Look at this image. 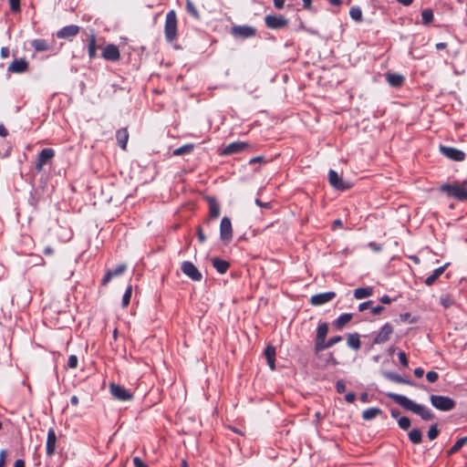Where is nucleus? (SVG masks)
<instances>
[{
	"mask_svg": "<svg viewBox=\"0 0 467 467\" xmlns=\"http://www.w3.org/2000/svg\"><path fill=\"white\" fill-rule=\"evenodd\" d=\"M10 10L13 13H17L20 11V0H8Z\"/></svg>",
	"mask_w": 467,
	"mask_h": 467,
	"instance_id": "nucleus-45",
	"label": "nucleus"
},
{
	"mask_svg": "<svg viewBox=\"0 0 467 467\" xmlns=\"http://www.w3.org/2000/svg\"><path fill=\"white\" fill-rule=\"evenodd\" d=\"M383 309H384V307H383V306H376L372 307V309H371V313H372L373 315H379V314H380V313L383 311Z\"/></svg>",
	"mask_w": 467,
	"mask_h": 467,
	"instance_id": "nucleus-56",
	"label": "nucleus"
},
{
	"mask_svg": "<svg viewBox=\"0 0 467 467\" xmlns=\"http://www.w3.org/2000/svg\"><path fill=\"white\" fill-rule=\"evenodd\" d=\"M36 51L42 52L49 49V45L45 39H35L31 43Z\"/></svg>",
	"mask_w": 467,
	"mask_h": 467,
	"instance_id": "nucleus-29",
	"label": "nucleus"
},
{
	"mask_svg": "<svg viewBox=\"0 0 467 467\" xmlns=\"http://www.w3.org/2000/svg\"><path fill=\"white\" fill-rule=\"evenodd\" d=\"M424 374V370L423 368H416L414 369V375L417 377V378H421Z\"/></svg>",
	"mask_w": 467,
	"mask_h": 467,
	"instance_id": "nucleus-60",
	"label": "nucleus"
},
{
	"mask_svg": "<svg viewBox=\"0 0 467 467\" xmlns=\"http://www.w3.org/2000/svg\"><path fill=\"white\" fill-rule=\"evenodd\" d=\"M273 1H274V5L275 8L282 9L284 7L285 0H273Z\"/></svg>",
	"mask_w": 467,
	"mask_h": 467,
	"instance_id": "nucleus-58",
	"label": "nucleus"
},
{
	"mask_svg": "<svg viewBox=\"0 0 467 467\" xmlns=\"http://www.w3.org/2000/svg\"><path fill=\"white\" fill-rule=\"evenodd\" d=\"M186 10L195 19L200 18L199 12L194 4L191 0H186Z\"/></svg>",
	"mask_w": 467,
	"mask_h": 467,
	"instance_id": "nucleus-36",
	"label": "nucleus"
},
{
	"mask_svg": "<svg viewBox=\"0 0 467 467\" xmlns=\"http://www.w3.org/2000/svg\"><path fill=\"white\" fill-rule=\"evenodd\" d=\"M14 467H25V462L21 459H18L15 462Z\"/></svg>",
	"mask_w": 467,
	"mask_h": 467,
	"instance_id": "nucleus-64",
	"label": "nucleus"
},
{
	"mask_svg": "<svg viewBox=\"0 0 467 467\" xmlns=\"http://www.w3.org/2000/svg\"><path fill=\"white\" fill-rule=\"evenodd\" d=\"M379 301L383 304H390L392 300L389 296H383L380 297Z\"/></svg>",
	"mask_w": 467,
	"mask_h": 467,
	"instance_id": "nucleus-62",
	"label": "nucleus"
},
{
	"mask_svg": "<svg viewBox=\"0 0 467 467\" xmlns=\"http://www.w3.org/2000/svg\"><path fill=\"white\" fill-rule=\"evenodd\" d=\"M79 31V27L75 25H70L62 27L59 31L57 32V36L58 38H69L78 35Z\"/></svg>",
	"mask_w": 467,
	"mask_h": 467,
	"instance_id": "nucleus-19",
	"label": "nucleus"
},
{
	"mask_svg": "<svg viewBox=\"0 0 467 467\" xmlns=\"http://www.w3.org/2000/svg\"><path fill=\"white\" fill-rule=\"evenodd\" d=\"M349 16L353 20L357 22H360L362 20V11L358 6L351 7Z\"/></svg>",
	"mask_w": 467,
	"mask_h": 467,
	"instance_id": "nucleus-39",
	"label": "nucleus"
},
{
	"mask_svg": "<svg viewBox=\"0 0 467 467\" xmlns=\"http://www.w3.org/2000/svg\"><path fill=\"white\" fill-rule=\"evenodd\" d=\"M440 150L444 156L456 161H462L465 158L463 151L452 147L441 146Z\"/></svg>",
	"mask_w": 467,
	"mask_h": 467,
	"instance_id": "nucleus-14",
	"label": "nucleus"
},
{
	"mask_svg": "<svg viewBox=\"0 0 467 467\" xmlns=\"http://www.w3.org/2000/svg\"><path fill=\"white\" fill-rule=\"evenodd\" d=\"M109 391L112 397L118 400L127 401L133 398V393L130 390L114 382L109 384Z\"/></svg>",
	"mask_w": 467,
	"mask_h": 467,
	"instance_id": "nucleus-5",
	"label": "nucleus"
},
{
	"mask_svg": "<svg viewBox=\"0 0 467 467\" xmlns=\"http://www.w3.org/2000/svg\"><path fill=\"white\" fill-rule=\"evenodd\" d=\"M7 69L13 73H23L27 69V62L25 59H16L8 66Z\"/></svg>",
	"mask_w": 467,
	"mask_h": 467,
	"instance_id": "nucleus-20",
	"label": "nucleus"
},
{
	"mask_svg": "<svg viewBox=\"0 0 467 467\" xmlns=\"http://www.w3.org/2000/svg\"><path fill=\"white\" fill-rule=\"evenodd\" d=\"M193 149H194L193 144H192V143L185 144L182 147L175 149L173 150V155L181 156V155L188 154V153L192 152L193 150Z\"/></svg>",
	"mask_w": 467,
	"mask_h": 467,
	"instance_id": "nucleus-33",
	"label": "nucleus"
},
{
	"mask_svg": "<svg viewBox=\"0 0 467 467\" xmlns=\"http://www.w3.org/2000/svg\"><path fill=\"white\" fill-rule=\"evenodd\" d=\"M6 452L5 450L0 451V467H4L5 465Z\"/></svg>",
	"mask_w": 467,
	"mask_h": 467,
	"instance_id": "nucleus-53",
	"label": "nucleus"
},
{
	"mask_svg": "<svg viewBox=\"0 0 467 467\" xmlns=\"http://www.w3.org/2000/svg\"><path fill=\"white\" fill-rule=\"evenodd\" d=\"M265 22L267 27L271 29H279L287 26L288 21L282 16H266Z\"/></svg>",
	"mask_w": 467,
	"mask_h": 467,
	"instance_id": "nucleus-13",
	"label": "nucleus"
},
{
	"mask_svg": "<svg viewBox=\"0 0 467 467\" xmlns=\"http://www.w3.org/2000/svg\"><path fill=\"white\" fill-rule=\"evenodd\" d=\"M341 340H342L341 336L332 337L327 341V346H328V348H331L332 346L336 345L337 343L340 342Z\"/></svg>",
	"mask_w": 467,
	"mask_h": 467,
	"instance_id": "nucleus-49",
	"label": "nucleus"
},
{
	"mask_svg": "<svg viewBox=\"0 0 467 467\" xmlns=\"http://www.w3.org/2000/svg\"><path fill=\"white\" fill-rule=\"evenodd\" d=\"M131 294H132V287H131V285H129L123 295V297H122V306L123 307L128 306V305L130 304Z\"/></svg>",
	"mask_w": 467,
	"mask_h": 467,
	"instance_id": "nucleus-41",
	"label": "nucleus"
},
{
	"mask_svg": "<svg viewBox=\"0 0 467 467\" xmlns=\"http://www.w3.org/2000/svg\"><path fill=\"white\" fill-rule=\"evenodd\" d=\"M220 236H221V239L225 243H229L232 240V237H233L232 223L228 217H223L221 221Z\"/></svg>",
	"mask_w": 467,
	"mask_h": 467,
	"instance_id": "nucleus-12",
	"label": "nucleus"
},
{
	"mask_svg": "<svg viewBox=\"0 0 467 467\" xmlns=\"http://www.w3.org/2000/svg\"><path fill=\"white\" fill-rule=\"evenodd\" d=\"M197 235H198V240L200 241V243H204V241L206 240V237H205L201 227H198V229H197Z\"/></svg>",
	"mask_w": 467,
	"mask_h": 467,
	"instance_id": "nucleus-54",
	"label": "nucleus"
},
{
	"mask_svg": "<svg viewBox=\"0 0 467 467\" xmlns=\"http://www.w3.org/2000/svg\"><path fill=\"white\" fill-rule=\"evenodd\" d=\"M440 189L458 201H467V189L463 185L442 184Z\"/></svg>",
	"mask_w": 467,
	"mask_h": 467,
	"instance_id": "nucleus-4",
	"label": "nucleus"
},
{
	"mask_svg": "<svg viewBox=\"0 0 467 467\" xmlns=\"http://www.w3.org/2000/svg\"><path fill=\"white\" fill-rule=\"evenodd\" d=\"M232 34L239 38H250L256 35V29L250 26H234L232 27Z\"/></svg>",
	"mask_w": 467,
	"mask_h": 467,
	"instance_id": "nucleus-11",
	"label": "nucleus"
},
{
	"mask_svg": "<svg viewBox=\"0 0 467 467\" xmlns=\"http://www.w3.org/2000/svg\"><path fill=\"white\" fill-rule=\"evenodd\" d=\"M336 296L334 292L317 294L311 296L310 303L313 306H321L331 301Z\"/></svg>",
	"mask_w": 467,
	"mask_h": 467,
	"instance_id": "nucleus-16",
	"label": "nucleus"
},
{
	"mask_svg": "<svg viewBox=\"0 0 467 467\" xmlns=\"http://www.w3.org/2000/svg\"><path fill=\"white\" fill-rule=\"evenodd\" d=\"M368 245H369V247H370L372 250H374V251H377V252H378V251H380V250H381L380 245H379V244H375V243H373V242L369 243V244H368Z\"/></svg>",
	"mask_w": 467,
	"mask_h": 467,
	"instance_id": "nucleus-63",
	"label": "nucleus"
},
{
	"mask_svg": "<svg viewBox=\"0 0 467 467\" xmlns=\"http://www.w3.org/2000/svg\"><path fill=\"white\" fill-rule=\"evenodd\" d=\"M382 410L379 408H369L363 411L362 418L365 420H371L375 419L377 416L380 415Z\"/></svg>",
	"mask_w": 467,
	"mask_h": 467,
	"instance_id": "nucleus-27",
	"label": "nucleus"
},
{
	"mask_svg": "<svg viewBox=\"0 0 467 467\" xmlns=\"http://www.w3.org/2000/svg\"><path fill=\"white\" fill-rule=\"evenodd\" d=\"M467 443V437L459 439L454 445L449 450L448 454L452 455L457 452L463 445Z\"/></svg>",
	"mask_w": 467,
	"mask_h": 467,
	"instance_id": "nucleus-35",
	"label": "nucleus"
},
{
	"mask_svg": "<svg viewBox=\"0 0 467 467\" xmlns=\"http://www.w3.org/2000/svg\"><path fill=\"white\" fill-rule=\"evenodd\" d=\"M327 332H328V325L327 323H322L317 327V337L320 338V339H326Z\"/></svg>",
	"mask_w": 467,
	"mask_h": 467,
	"instance_id": "nucleus-37",
	"label": "nucleus"
},
{
	"mask_svg": "<svg viewBox=\"0 0 467 467\" xmlns=\"http://www.w3.org/2000/svg\"><path fill=\"white\" fill-rule=\"evenodd\" d=\"M373 295L372 287H358L354 290V296L357 299H363L369 297Z\"/></svg>",
	"mask_w": 467,
	"mask_h": 467,
	"instance_id": "nucleus-26",
	"label": "nucleus"
},
{
	"mask_svg": "<svg viewBox=\"0 0 467 467\" xmlns=\"http://www.w3.org/2000/svg\"><path fill=\"white\" fill-rule=\"evenodd\" d=\"M399 427L402 430H408L410 427V420L408 417H400L398 420Z\"/></svg>",
	"mask_w": 467,
	"mask_h": 467,
	"instance_id": "nucleus-42",
	"label": "nucleus"
},
{
	"mask_svg": "<svg viewBox=\"0 0 467 467\" xmlns=\"http://www.w3.org/2000/svg\"><path fill=\"white\" fill-rule=\"evenodd\" d=\"M387 396L403 409L419 415L424 420H431L435 417L429 408L414 402L406 396L392 392L388 393Z\"/></svg>",
	"mask_w": 467,
	"mask_h": 467,
	"instance_id": "nucleus-1",
	"label": "nucleus"
},
{
	"mask_svg": "<svg viewBox=\"0 0 467 467\" xmlns=\"http://www.w3.org/2000/svg\"><path fill=\"white\" fill-rule=\"evenodd\" d=\"M256 205L262 207V208H270V202H263L259 199H255Z\"/></svg>",
	"mask_w": 467,
	"mask_h": 467,
	"instance_id": "nucleus-59",
	"label": "nucleus"
},
{
	"mask_svg": "<svg viewBox=\"0 0 467 467\" xmlns=\"http://www.w3.org/2000/svg\"><path fill=\"white\" fill-rule=\"evenodd\" d=\"M393 327L389 323H386L380 328V330L377 333L373 339L374 345H380L389 340L391 335L393 334Z\"/></svg>",
	"mask_w": 467,
	"mask_h": 467,
	"instance_id": "nucleus-7",
	"label": "nucleus"
},
{
	"mask_svg": "<svg viewBox=\"0 0 467 467\" xmlns=\"http://www.w3.org/2000/svg\"><path fill=\"white\" fill-rule=\"evenodd\" d=\"M182 272L193 281H201L202 275L198 268L189 261L182 262L181 265Z\"/></svg>",
	"mask_w": 467,
	"mask_h": 467,
	"instance_id": "nucleus-8",
	"label": "nucleus"
},
{
	"mask_svg": "<svg viewBox=\"0 0 467 467\" xmlns=\"http://www.w3.org/2000/svg\"><path fill=\"white\" fill-rule=\"evenodd\" d=\"M88 56L91 59L96 57L97 47H96V37L94 35H91L89 37L88 45Z\"/></svg>",
	"mask_w": 467,
	"mask_h": 467,
	"instance_id": "nucleus-34",
	"label": "nucleus"
},
{
	"mask_svg": "<svg viewBox=\"0 0 467 467\" xmlns=\"http://www.w3.org/2000/svg\"><path fill=\"white\" fill-rule=\"evenodd\" d=\"M399 359H400V364L403 366V367H408L409 365V360L407 358V356L405 354V352H400L399 353Z\"/></svg>",
	"mask_w": 467,
	"mask_h": 467,
	"instance_id": "nucleus-50",
	"label": "nucleus"
},
{
	"mask_svg": "<svg viewBox=\"0 0 467 467\" xmlns=\"http://www.w3.org/2000/svg\"><path fill=\"white\" fill-rule=\"evenodd\" d=\"M336 389L338 393H343L346 390V384L343 380H337L336 383Z\"/></svg>",
	"mask_w": 467,
	"mask_h": 467,
	"instance_id": "nucleus-51",
	"label": "nucleus"
},
{
	"mask_svg": "<svg viewBox=\"0 0 467 467\" xmlns=\"http://www.w3.org/2000/svg\"><path fill=\"white\" fill-rule=\"evenodd\" d=\"M265 358L267 361L271 360V359H275V347L267 346L266 348L265 349Z\"/></svg>",
	"mask_w": 467,
	"mask_h": 467,
	"instance_id": "nucleus-43",
	"label": "nucleus"
},
{
	"mask_svg": "<svg viewBox=\"0 0 467 467\" xmlns=\"http://www.w3.org/2000/svg\"><path fill=\"white\" fill-rule=\"evenodd\" d=\"M386 79L391 87L395 88L400 87L404 82L403 76L395 73L387 74Z\"/></svg>",
	"mask_w": 467,
	"mask_h": 467,
	"instance_id": "nucleus-24",
	"label": "nucleus"
},
{
	"mask_svg": "<svg viewBox=\"0 0 467 467\" xmlns=\"http://www.w3.org/2000/svg\"><path fill=\"white\" fill-rule=\"evenodd\" d=\"M440 303L444 308H449L454 304V300L451 296L445 294L440 297Z\"/></svg>",
	"mask_w": 467,
	"mask_h": 467,
	"instance_id": "nucleus-38",
	"label": "nucleus"
},
{
	"mask_svg": "<svg viewBox=\"0 0 467 467\" xmlns=\"http://www.w3.org/2000/svg\"><path fill=\"white\" fill-rule=\"evenodd\" d=\"M316 350L317 351H320V350H323V349H326V348H329L328 346H327V342H326V339H320V338H317L316 339Z\"/></svg>",
	"mask_w": 467,
	"mask_h": 467,
	"instance_id": "nucleus-46",
	"label": "nucleus"
},
{
	"mask_svg": "<svg viewBox=\"0 0 467 467\" xmlns=\"http://www.w3.org/2000/svg\"><path fill=\"white\" fill-rule=\"evenodd\" d=\"M421 19L424 25L430 24L433 20V13L431 9H424L421 12Z\"/></svg>",
	"mask_w": 467,
	"mask_h": 467,
	"instance_id": "nucleus-40",
	"label": "nucleus"
},
{
	"mask_svg": "<svg viewBox=\"0 0 467 467\" xmlns=\"http://www.w3.org/2000/svg\"><path fill=\"white\" fill-rule=\"evenodd\" d=\"M165 38L168 42H172L177 37V16L173 10L167 13L164 26Z\"/></svg>",
	"mask_w": 467,
	"mask_h": 467,
	"instance_id": "nucleus-2",
	"label": "nucleus"
},
{
	"mask_svg": "<svg viewBox=\"0 0 467 467\" xmlns=\"http://www.w3.org/2000/svg\"><path fill=\"white\" fill-rule=\"evenodd\" d=\"M47 454L51 457L55 454L57 450V434L54 429H49L47 431V444H46Z\"/></svg>",
	"mask_w": 467,
	"mask_h": 467,
	"instance_id": "nucleus-15",
	"label": "nucleus"
},
{
	"mask_svg": "<svg viewBox=\"0 0 467 467\" xmlns=\"http://www.w3.org/2000/svg\"><path fill=\"white\" fill-rule=\"evenodd\" d=\"M133 464L134 467H148V465L140 457L133 458Z\"/></svg>",
	"mask_w": 467,
	"mask_h": 467,
	"instance_id": "nucleus-52",
	"label": "nucleus"
},
{
	"mask_svg": "<svg viewBox=\"0 0 467 467\" xmlns=\"http://www.w3.org/2000/svg\"><path fill=\"white\" fill-rule=\"evenodd\" d=\"M347 344L349 348L358 350L361 347L359 335L358 333H351L348 336Z\"/></svg>",
	"mask_w": 467,
	"mask_h": 467,
	"instance_id": "nucleus-25",
	"label": "nucleus"
},
{
	"mask_svg": "<svg viewBox=\"0 0 467 467\" xmlns=\"http://www.w3.org/2000/svg\"><path fill=\"white\" fill-rule=\"evenodd\" d=\"M438 435H439V431L437 429V424L431 425L428 431V438L430 440H434L438 437Z\"/></svg>",
	"mask_w": 467,
	"mask_h": 467,
	"instance_id": "nucleus-44",
	"label": "nucleus"
},
{
	"mask_svg": "<svg viewBox=\"0 0 467 467\" xmlns=\"http://www.w3.org/2000/svg\"><path fill=\"white\" fill-rule=\"evenodd\" d=\"M409 439L414 444H419L422 440V433L419 429H412L409 432Z\"/></svg>",
	"mask_w": 467,
	"mask_h": 467,
	"instance_id": "nucleus-32",
	"label": "nucleus"
},
{
	"mask_svg": "<svg viewBox=\"0 0 467 467\" xmlns=\"http://www.w3.org/2000/svg\"><path fill=\"white\" fill-rule=\"evenodd\" d=\"M345 400H346L347 402L352 403L356 400V394L354 392H348L345 396Z\"/></svg>",
	"mask_w": 467,
	"mask_h": 467,
	"instance_id": "nucleus-55",
	"label": "nucleus"
},
{
	"mask_svg": "<svg viewBox=\"0 0 467 467\" xmlns=\"http://www.w3.org/2000/svg\"><path fill=\"white\" fill-rule=\"evenodd\" d=\"M371 301H367V302H363L361 303L359 306H358V310L359 311H364L366 310L367 308H368V306L371 305Z\"/></svg>",
	"mask_w": 467,
	"mask_h": 467,
	"instance_id": "nucleus-57",
	"label": "nucleus"
},
{
	"mask_svg": "<svg viewBox=\"0 0 467 467\" xmlns=\"http://www.w3.org/2000/svg\"><path fill=\"white\" fill-rule=\"evenodd\" d=\"M55 156V150L51 148H45L43 149L38 156H37V160H36V169L40 171H42L43 167L47 163L49 162L53 157Z\"/></svg>",
	"mask_w": 467,
	"mask_h": 467,
	"instance_id": "nucleus-10",
	"label": "nucleus"
},
{
	"mask_svg": "<svg viewBox=\"0 0 467 467\" xmlns=\"http://www.w3.org/2000/svg\"><path fill=\"white\" fill-rule=\"evenodd\" d=\"M116 139L118 140L119 147L122 150H126L128 140H129V133H128L127 129L118 130L116 132Z\"/></svg>",
	"mask_w": 467,
	"mask_h": 467,
	"instance_id": "nucleus-21",
	"label": "nucleus"
},
{
	"mask_svg": "<svg viewBox=\"0 0 467 467\" xmlns=\"http://www.w3.org/2000/svg\"><path fill=\"white\" fill-rule=\"evenodd\" d=\"M351 314H342L334 321V325L337 328L341 329L347 323L351 320Z\"/></svg>",
	"mask_w": 467,
	"mask_h": 467,
	"instance_id": "nucleus-30",
	"label": "nucleus"
},
{
	"mask_svg": "<svg viewBox=\"0 0 467 467\" xmlns=\"http://www.w3.org/2000/svg\"><path fill=\"white\" fill-rule=\"evenodd\" d=\"M209 212L213 218H217L220 214V205L213 198L209 199Z\"/></svg>",
	"mask_w": 467,
	"mask_h": 467,
	"instance_id": "nucleus-31",
	"label": "nucleus"
},
{
	"mask_svg": "<svg viewBox=\"0 0 467 467\" xmlns=\"http://www.w3.org/2000/svg\"><path fill=\"white\" fill-rule=\"evenodd\" d=\"M328 181L331 186L336 190L345 191L351 188V183L345 182L334 170L329 171Z\"/></svg>",
	"mask_w": 467,
	"mask_h": 467,
	"instance_id": "nucleus-6",
	"label": "nucleus"
},
{
	"mask_svg": "<svg viewBox=\"0 0 467 467\" xmlns=\"http://www.w3.org/2000/svg\"><path fill=\"white\" fill-rule=\"evenodd\" d=\"M102 56L107 60L117 61L120 55L119 48L115 45L110 44L105 47Z\"/></svg>",
	"mask_w": 467,
	"mask_h": 467,
	"instance_id": "nucleus-17",
	"label": "nucleus"
},
{
	"mask_svg": "<svg viewBox=\"0 0 467 467\" xmlns=\"http://www.w3.org/2000/svg\"><path fill=\"white\" fill-rule=\"evenodd\" d=\"M249 148V144L244 141H234L226 145L220 152L223 156L240 153Z\"/></svg>",
	"mask_w": 467,
	"mask_h": 467,
	"instance_id": "nucleus-9",
	"label": "nucleus"
},
{
	"mask_svg": "<svg viewBox=\"0 0 467 467\" xmlns=\"http://www.w3.org/2000/svg\"><path fill=\"white\" fill-rule=\"evenodd\" d=\"M213 266L216 269L219 274H224L227 272L230 264L221 258L215 257L212 260Z\"/></svg>",
	"mask_w": 467,
	"mask_h": 467,
	"instance_id": "nucleus-22",
	"label": "nucleus"
},
{
	"mask_svg": "<svg viewBox=\"0 0 467 467\" xmlns=\"http://www.w3.org/2000/svg\"><path fill=\"white\" fill-rule=\"evenodd\" d=\"M126 268V265L121 264L119 265L115 269L108 270L104 277L102 278V285H105L108 283H109L113 277L122 275L125 272Z\"/></svg>",
	"mask_w": 467,
	"mask_h": 467,
	"instance_id": "nucleus-18",
	"label": "nucleus"
},
{
	"mask_svg": "<svg viewBox=\"0 0 467 467\" xmlns=\"http://www.w3.org/2000/svg\"><path fill=\"white\" fill-rule=\"evenodd\" d=\"M426 379L429 382L433 383L438 380L439 375L435 371H428L426 374Z\"/></svg>",
	"mask_w": 467,
	"mask_h": 467,
	"instance_id": "nucleus-48",
	"label": "nucleus"
},
{
	"mask_svg": "<svg viewBox=\"0 0 467 467\" xmlns=\"http://www.w3.org/2000/svg\"><path fill=\"white\" fill-rule=\"evenodd\" d=\"M385 376L391 381H394L397 383H403V384H408V385H411V386L414 385L412 381L402 378L401 376L398 375L397 373L387 372V373H385Z\"/></svg>",
	"mask_w": 467,
	"mask_h": 467,
	"instance_id": "nucleus-28",
	"label": "nucleus"
},
{
	"mask_svg": "<svg viewBox=\"0 0 467 467\" xmlns=\"http://www.w3.org/2000/svg\"><path fill=\"white\" fill-rule=\"evenodd\" d=\"M431 405L441 411H450L455 408L456 402L447 396L431 395L430 397Z\"/></svg>",
	"mask_w": 467,
	"mask_h": 467,
	"instance_id": "nucleus-3",
	"label": "nucleus"
},
{
	"mask_svg": "<svg viewBox=\"0 0 467 467\" xmlns=\"http://www.w3.org/2000/svg\"><path fill=\"white\" fill-rule=\"evenodd\" d=\"M8 135V131L3 124H0V136L6 137Z\"/></svg>",
	"mask_w": 467,
	"mask_h": 467,
	"instance_id": "nucleus-61",
	"label": "nucleus"
},
{
	"mask_svg": "<svg viewBox=\"0 0 467 467\" xmlns=\"http://www.w3.org/2000/svg\"><path fill=\"white\" fill-rule=\"evenodd\" d=\"M78 357L76 355L69 356L68 360H67V367L70 368H76L78 367Z\"/></svg>",
	"mask_w": 467,
	"mask_h": 467,
	"instance_id": "nucleus-47",
	"label": "nucleus"
},
{
	"mask_svg": "<svg viewBox=\"0 0 467 467\" xmlns=\"http://www.w3.org/2000/svg\"><path fill=\"white\" fill-rule=\"evenodd\" d=\"M447 265L438 267L433 271L431 275H430L424 281L426 285H431L435 283L437 278H439L445 271Z\"/></svg>",
	"mask_w": 467,
	"mask_h": 467,
	"instance_id": "nucleus-23",
	"label": "nucleus"
}]
</instances>
